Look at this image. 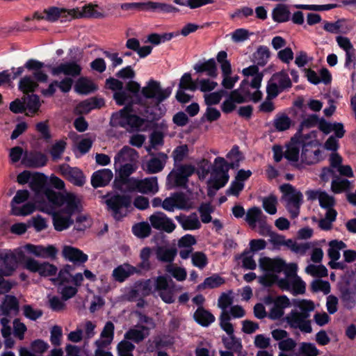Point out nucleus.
I'll use <instances>...</instances> for the list:
<instances>
[{
	"label": "nucleus",
	"instance_id": "f257e3e1",
	"mask_svg": "<svg viewBox=\"0 0 356 356\" xmlns=\"http://www.w3.org/2000/svg\"><path fill=\"white\" fill-rule=\"evenodd\" d=\"M172 88L168 86L163 89L160 82L151 79L141 90V95L145 99H154L152 106L145 109L146 117L149 122H155L160 120L165 113L166 108L161 103L167 99L171 95Z\"/></svg>",
	"mask_w": 356,
	"mask_h": 356
},
{
	"label": "nucleus",
	"instance_id": "f03ea898",
	"mask_svg": "<svg viewBox=\"0 0 356 356\" xmlns=\"http://www.w3.org/2000/svg\"><path fill=\"white\" fill-rule=\"evenodd\" d=\"M280 190L286 200V209L290 213L291 218H296L299 216L300 209L303 202L302 193L290 184H283L280 186Z\"/></svg>",
	"mask_w": 356,
	"mask_h": 356
},
{
	"label": "nucleus",
	"instance_id": "7ed1b4c3",
	"mask_svg": "<svg viewBox=\"0 0 356 356\" xmlns=\"http://www.w3.org/2000/svg\"><path fill=\"white\" fill-rule=\"evenodd\" d=\"M29 257L22 250L13 252L11 250H0V264L3 263V270L6 271V276H10L15 270L18 263L24 264Z\"/></svg>",
	"mask_w": 356,
	"mask_h": 356
},
{
	"label": "nucleus",
	"instance_id": "20e7f679",
	"mask_svg": "<svg viewBox=\"0 0 356 356\" xmlns=\"http://www.w3.org/2000/svg\"><path fill=\"white\" fill-rule=\"evenodd\" d=\"M175 287V282L168 275H159L155 280V290L159 292L161 300L167 304H171L175 301L173 294Z\"/></svg>",
	"mask_w": 356,
	"mask_h": 356
},
{
	"label": "nucleus",
	"instance_id": "39448f33",
	"mask_svg": "<svg viewBox=\"0 0 356 356\" xmlns=\"http://www.w3.org/2000/svg\"><path fill=\"white\" fill-rule=\"evenodd\" d=\"M109 210L112 211L114 218L119 220L123 216L120 209H129L131 205V197L129 195L115 194L105 201Z\"/></svg>",
	"mask_w": 356,
	"mask_h": 356
},
{
	"label": "nucleus",
	"instance_id": "423d86ee",
	"mask_svg": "<svg viewBox=\"0 0 356 356\" xmlns=\"http://www.w3.org/2000/svg\"><path fill=\"white\" fill-rule=\"evenodd\" d=\"M25 268L32 273H38L44 277L55 275L58 271L55 265L47 261L40 263L31 257L26 261Z\"/></svg>",
	"mask_w": 356,
	"mask_h": 356
},
{
	"label": "nucleus",
	"instance_id": "0eeeda50",
	"mask_svg": "<svg viewBox=\"0 0 356 356\" xmlns=\"http://www.w3.org/2000/svg\"><path fill=\"white\" fill-rule=\"evenodd\" d=\"M59 169L62 175L74 186H83L86 183V177L79 168L63 164L60 165Z\"/></svg>",
	"mask_w": 356,
	"mask_h": 356
},
{
	"label": "nucleus",
	"instance_id": "6e6552de",
	"mask_svg": "<svg viewBox=\"0 0 356 356\" xmlns=\"http://www.w3.org/2000/svg\"><path fill=\"white\" fill-rule=\"evenodd\" d=\"M152 226L156 229L165 231L167 233L172 232L176 225L164 213L158 211L149 217Z\"/></svg>",
	"mask_w": 356,
	"mask_h": 356
},
{
	"label": "nucleus",
	"instance_id": "1a4fd4ad",
	"mask_svg": "<svg viewBox=\"0 0 356 356\" xmlns=\"http://www.w3.org/2000/svg\"><path fill=\"white\" fill-rule=\"evenodd\" d=\"M74 9L60 8L55 6L45 9L44 13L46 14L45 20L54 22L60 19L61 22L71 21L73 19Z\"/></svg>",
	"mask_w": 356,
	"mask_h": 356
},
{
	"label": "nucleus",
	"instance_id": "9d476101",
	"mask_svg": "<svg viewBox=\"0 0 356 356\" xmlns=\"http://www.w3.org/2000/svg\"><path fill=\"white\" fill-rule=\"evenodd\" d=\"M65 207L60 211L66 215L72 216L75 213H81L83 211V206L81 200L74 193H66L63 200Z\"/></svg>",
	"mask_w": 356,
	"mask_h": 356
},
{
	"label": "nucleus",
	"instance_id": "9b49d317",
	"mask_svg": "<svg viewBox=\"0 0 356 356\" xmlns=\"http://www.w3.org/2000/svg\"><path fill=\"white\" fill-rule=\"evenodd\" d=\"M284 320L289 325L291 328H298L301 332L311 333L312 332V325L309 322H302L299 315V312L293 309L288 314Z\"/></svg>",
	"mask_w": 356,
	"mask_h": 356
},
{
	"label": "nucleus",
	"instance_id": "f8f14e48",
	"mask_svg": "<svg viewBox=\"0 0 356 356\" xmlns=\"http://www.w3.org/2000/svg\"><path fill=\"white\" fill-rule=\"evenodd\" d=\"M24 249L38 257L51 258L52 259L56 258L58 252L57 249L51 245L44 247L29 243L24 246Z\"/></svg>",
	"mask_w": 356,
	"mask_h": 356
},
{
	"label": "nucleus",
	"instance_id": "ddd939ff",
	"mask_svg": "<svg viewBox=\"0 0 356 356\" xmlns=\"http://www.w3.org/2000/svg\"><path fill=\"white\" fill-rule=\"evenodd\" d=\"M259 266L264 271L279 273L286 268V264L280 258L263 257L259 259Z\"/></svg>",
	"mask_w": 356,
	"mask_h": 356
},
{
	"label": "nucleus",
	"instance_id": "4468645a",
	"mask_svg": "<svg viewBox=\"0 0 356 356\" xmlns=\"http://www.w3.org/2000/svg\"><path fill=\"white\" fill-rule=\"evenodd\" d=\"M62 254L65 259L75 264H84L88 259V255L82 250L70 245L64 246Z\"/></svg>",
	"mask_w": 356,
	"mask_h": 356
},
{
	"label": "nucleus",
	"instance_id": "2eb2a0df",
	"mask_svg": "<svg viewBox=\"0 0 356 356\" xmlns=\"http://www.w3.org/2000/svg\"><path fill=\"white\" fill-rule=\"evenodd\" d=\"M168 156L164 152H159L156 156L151 157L146 163L145 169L147 174H156L161 172L166 163Z\"/></svg>",
	"mask_w": 356,
	"mask_h": 356
},
{
	"label": "nucleus",
	"instance_id": "dca6fc26",
	"mask_svg": "<svg viewBox=\"0 0 356 356\" xmlns=\"http://www.w3.org/2000/svg\"><path fill=\"white\" fill-rule=\"evenodd\" d=\"M341 302L347 310H352L356 307V291L351 289L348 284L339 288Z\"/></svg>",
	"mask_w": 356,
	"mask_h": 356
},
{
	"label": "nucleus",
	"instance_id": "f3484780",
	"mask_svg": "<svg viewBox=\"0 0 356 356\" xmlns=\"http://www.w3.org/2000/svg\"><path fill=\"white\" fill-rule=\"evenodd\" d=\"M81 67L75 61H70L60 63L57 67H53L51 73L53 75H58L61 73L67 76H77L81 72Z\"/></svg>",
	"mask_w": 356,
	"mask_h": 356
},
{
	"label": "nucleus",
	"instance_id": "a211bd4d",
	"mask_svg": "<svg viewBox=\"0 0 356 356\" xmlns=\"http://www.w3.org/2000/svg\"><path fill=\"white\" fill-rule=\"evenodd\" d=\"M48 161L46 154L41 152H35L26 154L22 159V163L29 168H41L46 165Z\"/></svg>",
	"mask_w": 356,
	"mask_h": 356
},
{
	"label": "nucleus",
	"instance_id": "6ab92c4d",
	"mask_svg": "<svg viewBox=\"0 0 356 356\" xmlns=\"http://www.w3.org/2000/svg\"><path fill=\"white\" fill-rule=\"evenodd\" d=\"M113 172L109 169H102L94 172L91 177V185L95 188L104 187L109 184L113 178Z\"/></svg>",
	"mask_w": 356,
	"mask_h": 356
},
{
	"label": "nucleus",
	"instance_id": "aec40b11",
	"mask_svg": "<svg viewBox=\"0 0 356 356\" xmlns=\"http://www.w3.org/2000/svg\"><path fill=\"white\" fill-rule=\"evenodd\" d=\"M31 189L35 193H42L49 188V184L47 181V177L41 172H35L32 175L29 182Z\"/></svg>",
	"mask_w": 356,
	"mask_h": 356
},
{
	"label": "nucleus",
	"instance_id": "412c9836",
	"mask_svg": "<svg viewBox=\"0 0 356 356\" xmlns=\"http://www.w3.org/2000/svg\"><path fill=\"white\" fill-rule=\"evenodd\" d=\"M138 157V153L136 149L125 145L115 156V165L116 166L118 163L126 161L134 163L137 161Z\"/></svg>",
	"mask_w": 356,
	"mask_h": 356
},
{
	"label": "nucleus",
	"instance_id": "4be33fe9",
	"mask_svg": "<svg viewBox=\"0 0 356 356\" xmlns=\"http://www.w3.org/2000/svg\"><path fill=\"white\" fill-rule=\"evenodd\" d=\"M193 318L198 325L205 327H209L216 320L213 314L204 307H198Z\"/></svg>",
	"mask_w": 356,
	"mask_h": 356
},
{
	"label": "nucleus",
	"instance_id": "5701e85b",
	"mask_svg": "<svg viewBox=\"0 0 356 356\" xmlns=\"http://www.w3.org/2000/svg\"><path fill=\"white\" fill-rule=\"evenodd\" d=\"M104 104L105 102L103 98L93 97L81 101L76 108L80 113L88 114L93 109L101 108Z\"/></svg>",
	"mask_w": 356,
	"mask_h": 356
},
{
	"label": "nucleus",
	"instance_id": "b1692460",
	"mask_svg": "<svg viewBox=\"0 0 356 356\" xmlns=\"http://www.w3.org/2000/svg\"><path fill=\"white\" fill-rule=\"evenodd\" d=\"M175 219L184 230H194L201 227V223L195 213H193L189 216L181 214L177 216Z\"/></svg>",
	"mask_w": 356,
	"mask_h": 356
},
{
	"label": "nucleus",
	"instance_id": "393cba45",
	"mask_svg": "<svg viewBox=\"0 0 356 356\" xmlns=\"http://www.w3.org/2000/svg\"><path fill=\"white\" fill-rule=\"evenodd\" d=\"M62 213L60 211L52 213L53 225L54 229L58 232L67 229L74 224V220L71 216L68 215L64 216Z\"/></svg>",
	"mask_w": 356,
	"mask_h": 356
},
{
	"label": "nucleus",
	"instance_id": "a878e982",
	"mask_svg": "<svg viewBox=\"0 0 356 356\" xmlns=\"http://www.w3.org/2000/svg\"><path fill=\"white\" fill-rule=\"evenodd\" d=\"M97 5H92L91 3L86 4L82 7L81 10L79 8H74V12L73 13V19L81 18V17H92V18H102L104 14L101 12L97 11L95 8Z\"/></svg>",
	"mask_w": 356,
	"mask_h": 356
},
{
	"label": "nucleus",
	"instance_id": "bb28decb",
	"mask_svg": "<svg viewBox=\"0 0 356 356\" xmlns=\"http://www.w3.org/2000/svg\"><path fill=\"white\" fill-rule=\"evenodd\" d=\"M177 254L176 248L158 246L156 250V259L161 262L172 264Z\"/></svg>",
	"mask_w": 356,
	"mask_h": 356
},
{
	"label": "nucleus",
	"instance_id": "cd10ccee",
	"mask_svg": "<svg viewBox=\"0 0 356 356\" xmlns=\"http://www.w3.org/2000/svg\"><path fill=\"white\" fill-rule=\"evenodd\" d=\"M97 90V86L87 77H80L76 82L74 90L80 95H88Z\"/></svg>",
	"mask_w": 356,
	"mask_h": 356
},
{
	"label": "nucleus",
	"instance_id": "c85d7f7f",
	"mask_svg": "<svg viewBox=\"0 0 356 356\" xmlns=\"http://www.w3.org/2000/svg\"><path fill=\"white\" fill-rule=\"evenodd\" d=\"M193 69L197 73L206 72L208 76L213 78L217 76V66L214 58H210L204 63H196Z\"/></svg>",
	"mask_w": 356,
	"mask_h": 356
},
{
	"label": "nucleus",
	"instance_id": "c756f323",
	"mask_svg": "<svg viewBox=\"0 0 356 356\" xmlns=\"http://www.w3.org/2000/svg\"><path fill=\"white\" fill-rule=\"evenodd\" d=\"M159 191L156 177H147L140 180L139 193L143 194H155Z\"/></svg>",
	"mask_w": 356,
	"mask_h": 356
},
{
	"label": "nucleus",
	"instance_id": "7c9ffc66",
	"mask_svg": "<svg viewBox=\"0 0 356 356\" xmlns=\"http://www.w3.org/2000/svg\"><path fill=\"white\" fill-rule=\"evenodd\" d=\"M291 13L286 4L279 3L276 5L272 12V17L274 22L283 23L290 19Z\"/></svg>",
	"mask_w": 356,
	"mask_h": 356
},
{
	"label": "nucleus",
	"instance_id": "2f4dec72",
	"mask_svg": "<svg viewBox=\"0 0 356 356\" xmlns=\"http://www.w3.org/2000/svg\"><path fill=\"white\" fill-rule=\"evenodd\" d=\"M270 56V51L268 47L260 45L252 54V61L259 66H265Z\"/></svg>",
	"mask_w": 356,
	"mask_h": 356
},
{
	"label": "nucleus",
	"instance_id": "473e14b6",
	"mask_svg": "<svg viewBox=\"0 0 356 356\" xmlns=\"http://www.w3.org/2000/svg\"><path fill=\"white\" fill-rule=\"evenodd\" d=\"M225 283V279L220 276L218 273L206 277L204 282L197 286L198 290H204L206 289H215Z\"/></svg>",
	"mask_w": 356,
	"mask_h": 356
},
{
	"label": "nucleus",
	"instance_id": "72a5a7b5",
	"mask_svg": "<svg viewBox=\"0 0 356 356\" xmlns=\"http://www.w3.org/2000/svg\"><path fill=\"white\" fill-rule=\"evenodd\" d=\"M292 124V120L286 113H277L273 120V126L277 131L288 130Z\"/></svg>",
	"mask_w": 356,
	"mask_h": 356
},
{
	"label": "nucleus",
	"instance_id": "f704fd0d",
	"mask_svg": "<svg viewBox=\"0 0 356 356\" xmlns=\"http://www.w3.org/2000/svg\"><path fill=\"white\" fill-rule=\"evenodd\" d=\"M230 162H229L228 167L230 169H237L240 166V162L243 159L242 153L239 150L238 145H234L230 151L226 155Z\"/></svg>",
	"mask_w": 356,
	"mask_h": 356
},
{
	"label": "nucleus",
	"instance_id": "c9c22d12",
	"mask_svg": "<svg viewBox=\"0 0 356 356\" xmlns=\"http://www.w3.org/2000/svg\"><path fill=\"white\" fill-rule=\"evenodd\" d=\"M22 99L26 105V111L28 110L31 115L35 114L39 111L41 104L38 95H26L23 96Z\"/></svg>",
	"mask_w": 356,
	"mask_h": 356
},
{
	"label": "nucleus",
	"instance_id": "e433bc0d",
	"mask_svg": "<svg viewBox=\"0 0 356 356\" xmlns=\"http://www.w3.org/2000/svg\"><path fill=\"white\" fill-rule=\"evenodd\" d=\"M38 87V83L31 76H25L22 78L18 84V88L23 93L29 95L30 92H33Z\"/></svg>",
	"mask_w": 356,
	"mask_h": 356
},
{
	"label": "nucleus",
	"instance_id": "4c0bfd02",
	"mask_svg": "<svg viewBox=\"0 0 356 356\" xmlns=\"http://www.w3.org/2000/svg\"><path fill=\"white\" fill-rule=\"evenodd\" d=\"M329 247L327 254L331 259L330 261H336L340 258L339 250L345 248L346 244L342 241L335 239L329 243Z\"/></svg>",
	"mask_w": 356,
	"mask_h": 356
},
{
	"label": "nucleus",
	"instance_id": "58836bf2",
	"mask_svg": "<svg viewBox=\"0 0 356 356\" xmlns=\"http://www.w3.org/2000/svg\"><path fill=\"white\" fill-rule=\"evenodd\" d=\"M2 314L8 316L11 311H19V301L14 296H6L1 307Z\"/></svg>",
	"mask_w": 356,
	"mask_h": 356
},
{
	"label": "nucleus",
	"instance_id": "ea45409f",
	"mask_svg": "<svg viewBox=\"0 0 356 356\" xmlns=\"http://www.w3.org/2000/svg\"><path fill=\"white\" fill-rule=\"evenodd\" d=\"M43 195L46 197L49 202L54 207H60L63 205V200L65 197V194L55 191L49 186Z\"/></svg>",
	"mask_w": 356,
	"mask_h": 356
},
{
	"label": "nucleus",
	"instance_id": "a19ab883",
	"mask_svg": "<svg viewBox=\"0 0 356 356\" xmlns=\"http://www.w3.org/2000/svg\"><path fill=\"white\" fill-rule=\"evenodd\" d=\"M168 184H172L169 188L182 187L186 188L188 179L178 173L177 171H172L167 177Z\"/></svg>",
	"mask_w": 356,
	"mask_h": 356
},
{
	"label": "nucleus",
	"instance_id": "79ce46f5",
	"mask_svg": "<svg viewBox=\"0 0 356 356\" xmlns=\"http://www.w3.org/2000/svg\"><path fill=\"white\" fill-rule=\"evenodd\" d=\"M134 268L127 265L126 268L119 266L113 270V276L117 282H122L134 273Z\"/></svg>",
	"mask_w": 356,
	"mask_h": 356
},
{
	"label": "nucleus",
	"instance_id": "37998d69",
	"mask_svg": "<svg viewBox=\"0 0 356 356\" xmlns=\"http://www.w3.org/2000/svg\"><path fill=\"white\" fill-rule=\"evenodd\" d=\"M132 233L139 238H145L151 234V227L147 222L134 224L131 228Z\"/></svg>",
	"mask_w": 356,
	"mask_h": 356
},
{
	"label": "nucleus",
	"instance_id": "c03bdc74",
	"mask_svg": "<svg viewBox=\"0 0 356 356\" xmlns=\"http://www.w3.org/2000/svg\"><path fill=\"white\" fill-rule=\"evenodd\" d=\"M264 216L260 208L253 207L248 210L245 220L250 226L254 227L256 223L258 222Z\"/></svg>",
	"mask_w": 356,
	"mask_h": 356
},
{
	"label": "nucleus",
	"instance_id": "a18cd8bd",
	"mask_svg": "<svg viewBox=\"0 0 356 356\" xmlns=\"http://www.w3.org/2000/svg\"><path fill=\"white\" fill-rule=\"evenodd\" d=\"M140 330L130 329L128 330L124 334L125 339L131 340L137 343L142 341L146 337L144 331H148L149 329L145 325L140 326Z\"/></svg>",
	"mask_w": 356,
	"mask_h": 356
},
{
	"label": "nucleus",
	"instance_id": "49530a36",
	"mask_svg": "<svg viewBox=\"0 0 356 356\" xmlns=\"http://www.w3.org/2000/svg\"><path fill=\"white\" fill-rule=\"evenodd\" d=\"M227 58V54L225 51H219L216 56L217 61L220 64L222 76L231 75L232 74V65Z\"/></svg>",
	"mask_w": 356,
	"mask_h": 356
},
{
	"label": "nucleus",
	"instance_id": "de8ad7c7",
	"mask_svg": "<svg viewBox=\"0 0 356 356\" xmlns=\"http://www.w3.org/2000/svg\"><path fill=\"white\" fill-rule=\"evenodd\" d=\"M222 341L225 348L227 350L239 351L243 347L241 339L237 338L234 334H229V337H222Z\"/></svg>",
	"mask_w": 356,
	"mask_h": 356
},
{
	"label": "nucleus",
	"instance_id": "09e8293b",
	"mask_svg": "<svg viewBox=\"0 0 356 356\" xmlns=\"http://www.w3.org/2000/svg\"><path fill=\"white\" fill-rule=\"evenodd\" d=\"M198 211L200 214L201 220L203 223L211 222L212 217L211 214L214 211V209L210 202H202L198 207Z\"/></svg>",
	"mask_w": 356,
	"mask_h": 356
},
{
	"label": "nucleus",
	"instance_id": "8fccbe9b",
	"mask_svg": "<svg viewBox=\"0 0 356 356\" xmlns=\"http://www.w3.org/2000/svg\"><path fill=\"white\" fill-rule=\"evenodd\" d=\"M272 79H275L277 81V83L281 91L292 86V83L289 75L284 71L274 74L272 76Z\"/></svg>",
	"mask_w": 356,
	"mask_h": 356
},
{
	"label": "nucleus",
	"instance_id": "3c124183",
	"mask_svg": "<svg viewBox=\"0 0 356 356\" xmlns=\"http://www.w3.org/2000/svg\"><path fill=\"white\" fill-rule=\"evenodd\" d=\"M152 250L149 247H145L141 249L140 252V258L141 259V262L138 265V266L145 270H149L151 269V263L149 261V258L152 255Z\"/></svg>",
	"mask_w": 356,
	"mask_h": 356
},
{
	"label": "nucleus",
	"instance_id": "603ef678",
	"mask_svg": "<svg viewBox=\"0 0 356 356\" xmlns=\"http://www.w3.org/2000/svg\"><path fill=\"white\" fill-rule=\"evenodd\" d=\"M165 271L179 282L185 280L187 276L186 270L184 268L175 266L172 264L165 266Z\"/></svg>",
	"mask_w": 356,
	"mask_h": 356
},
{
	"label": "nucleus",
	"instance_id": "864d4df0",
	"mask_svg": "<svg viewBox=\"0 0 356 356\" xmlns=\"http://www.w3.org/2000/svg\"><path fill=\"white\" fill-rule=\"evenodd\" d=\"M277 197L271 194L263 199L262 206L266 212L270 215H274L277 213Z\"/></svg>",
	"mask_w": 356,
	"mask_h": 356
},
{
	"label": "nucleus",
	"instance_id": "5fc2aeb1",
	"mask_svg": "<svg viewBox=\"0 0 356 356\" xmlns=\"http://www.w3.org/2000/svg\"><path fill=\"white\" fill-rule=\"evenodd\" d=\"M127 115L124 113H121L120 111L113 113L111 115V120H110V125L112 127H122V128H126L127 127V122H126V118H127Z\"/></svg>",
	"mask_w": 356,
	"mask_h": 356
},
{
	"label": "nucleus",
	"instance_id": "6e6d98bb",
	"mask_svg": "<svg viewBox=\"0 0 356 356\" xmlns=\"http://www.w3.org/2000/svg\"><path fill=\"white\" fill-rule=\"evenodd\" d=\"M221 116L220 112L214 107H207L205 113L200 118V122L203 123L207 122H213L220 119Z\"/></svg>",
	"mask_w": 356,
	"mask_h": 356
},
{
	"label": "nucleus",
	"instance_id": "4d7b16f0",
	"mask_svg": "<svg viewBox=\"0 0 356 356\" xmlns=\"http://www.w3.org/2000/svg\"><path fill=\"white\" fill-rule=\"evenodd\" d=\"M229 179V174L225 172L224 174H220L219 175L215 176L212 179L209 181V184H212V187L215 191H218L220 188L224 187L228 182Z\"/></svg>",
	"mask_w": 356,
	"mask_h": 356
},
{
	"label": "nucleus",
	"instance_id": "13d9d810",
	"mask_svg": "<svg viewBox=\"0 0 356 356\" xmlns=\"http://www.w3.org/2000/svg\"><path fill=\"white\" fill-rule=\"evenodd\" d=\"M350 187V181L346 179L337 177L332 181L331 189L334 193H341L348 190Z\"/></svg>",
	"mask_w": 356,
	"mask_h": 356
},
{
	"label": "nucleus",
	"instance_id": "bf43d9fd",
	"mask_svg": "<svg viewBox=\"0 0 356 356\" xmlns=\"http://www.w3.org/2000/svg\"><path fill=\"white\" fill-rule=\"evenodd\" d=\"M28 226L34 227L35 230L39 232L47 229V223L45 218L40 215H37L28 220Z\"/></svg>",
	"mask_w": 356,
	"mask_h": 356
},
{
	"label": "nucleus",
	"instance_id": "052dcab7",
	"mask_svg": "<svg viewBox=\"0 0 356 356\" xmlns=\"http://www.w3.org/2000/svg\"><path fill=\"white\" fill-rule=\"evenodd\" d=\"M224 93L225 91L221 90L218 92L205 94L204 95L205 104L207 107H212L211 106L219 104Z\"/></svg>",
	"mask_w": 356,
	"mask_h": 356
},
{
	"label": "nucleus",
	"instance_id": "680f3d73",
	"mask_svg": "<svg viewBox=\"0 0 356 356\" xmlns=\"http://www.w3.org/2000/svg\"><path fill=\"white\" fill-rule=\"evenodd\" d=\"M157 9L166 13H175L179 10L177 8L170 4L149 1V10H156Z\"/></svg>",
	"mask_w": 356,
	"mask_h": 356
},
{
	"label": "nucleus",
	"instance_id": "e2e57ef3",
	"mask_svg": "<svg viewBox=\"0 0 356 356\" xmlns=\"http://www.w3.org/2000/svg\"><path fill=\"white\" fill-rule=\"evenodd\" d=\"M136 168L137 166L135 163H128L120 165L118 169L116 168V172L121 178L126 179L129 177L136 171Z\"/></svg>",
	"mask_w": 356,
	"mask_h": 356
},
{
	"label": "nucleus",
	"instance_id": "0e129e2a",
	"mask_svg": "<svg viewBox=\"0 0 356 356\" xmlns=\"http://www.w3.org/2000/svg\"><path fill=\"white\" fill-rule=\"evenodd\" d=\"M311 289L314 292L323 291L325 294H327L330 292V284L327 281L316 280L312 282Z\"/></svg>",
	"mask_w": 356,
	"mask_h": 356
},
{
	"label": "nucleus",
	"instance_id": "69168bd1",
	"mask_svg": "<svg viewBox=\"0 0 356 356\" xmlns=\"http://www.w3.org/2000/svg\"><path fill=\"white\" fill-rule=\"evenodd\" d=\"M193 265L203 269L208 264L207 255L202 252H195L192 254Z\"/></svg>",
	"mask_w": 356,
	"mask_h": 356
},
{
	"label": "nucleus",
	"instance_id": "338daca9",
	"mask_svg": "<svg viewBox=\"0 0 356 356\" xmlns=\"http://www.w3.org/2000/svg\"><path fill=\"white\" fill-rule=\"evenodd\" d=\"M49 345L42 339H35L31 343L30 348L35 354H42L45 353Z\"/></svg>",
	"mask_w": 356,
	"mask_h": 356
},
{
	"label": "nucleus",
	"instance_id": "774afa93",
	"mask_svg": "<svg viewBox=\"0 0 356 356\" xmlns=\"http://www.w3.org/2000/svg\"><path fill=\"white\" fill-rule=\"evenodd\" d=\"M300 352L304 356H317L319 354V350L314 344L306 342L301 344Z\"/></svg>",
	"mask_w": 356,
	"mask_h": 356
}]
</instances>
